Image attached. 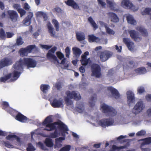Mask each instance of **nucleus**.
I'll return each mask as SVG.
<instances>
[{
	"instance_id": "54",
	"label": "nucleus",
	"mask_w": 151,
	"mask_h": 151,
	"mask_svg": "<svg viewBox=\"0 0 151 151\" xmlns=\"http://www.w3.org/2000/svg\"><path fill=\"white\" fill-rule=\"evenodd\" d=\"M98 4L103 7H105L106 4L104 0H97Z\"/></svg>"
},
{
	"instance_id": "24",
	"label": "nucleus",
	"mask_w": 151,
	"mask_h": 151,
	"mask_svg": "<svg viewBox=\"0 0 151 151\" xmlns=\"http://www.w3.org/2000/svg\"><path fill=\"white\" fill-rule=\"evenodd\" d=\"M65 139L64 137H60L55 139V148H60L62 146V141Z\"/></svg>"
},
{
	"instance_id": "20",
	"label": "nucleus",
	"mask_w": 151,
	"mask_h": 151,
	"mask_svg": "<svg viewBox=\"0 0 151 151\" xmlns=\"http://www.w3.org/2000/svg\"><path fill=\"white\" fill-rule=\"evenodd\" d=\"M108 91L111 93L113 96L116 99H117L119 97V94L117 90L112 87H109L107 88Z\"/></svg>"
},
{
	"instance_id": "60",
	"label": "nucleus",
	"mask_w": 151,
	"mask_h": 151,
	"mask_svg": "<svg viewBox=\"0 0 151 151\" xmlns=\"http://www.w3.org/2000/svg\"><path fill=\"white\" fill-rule=\"evenodd\" d=\"M37 145L38 147H40L43 150H45L44 146L43 144L41 142H39L37 144Z\"/></svg>"
},
{
	"instance_id": "3",
	"label": "nucleus",
	"mask_w": 151,
	"mask_h": 151,
	"mask_svg": "<svg viewBox=\"0 0 151 151\" xmlns=\"http://www.w3.org/2000/svg\"><path fill=\"white\" fill-rule=\"evenodd\" d=\"M56 47H52L50 50H49L47 55V58L52 62L54 63H59L61 65L62 68L65 69H68L69 65L67 61L66 58H64L61 60L60 63L57 57L55 55L54 53L56 50Z\"/></svg>"
},
{
	"instance_id": "43",
	"label": "nucleus",
	"mask_w": 151,
	"mask_h": 151,
	"mask_svg": "<svg viewBox=\"0 0 151 151\" xmlns=\"http://www.w3.org/2000/svg\"><path fill=\"white\" fill-rule=\"evenodd\" d=\"M52 23L55 27L56 31H58L59 24L58 21L56 19H53L52 21Z\"/></svg>"
},
{
	"instance_id": "15",
	"label": "nucleus",
	"mask_w": 151,
	"mask_h": 151,
	"mask_svg": "<svg viewBox=\"0 0 151 151\" xmlns=\"http://www.w3.org/2000/svg\"><path fill=\"white\" fill-rule=\"evenodd\" d=\"M12 63V61L10 58H4L0 61V69L5 66L10 65Z\"/></svg>"
},
{
	"instance_id": "59",
	"label": "nucleus",
	"mask_w": 151,
	"mask_h": 151,
	"mask_svg": "<svg viewBox=\"0 0 151 151\" xmlns=\"http://www.w3.org/2000/svg\"><path fill=\"white\" fill-rule=\"evenodd\" d=\"M14 9H16L18 11L21 8L19 4H14L13 6Z\"/></svg>"
},
{
	"instance_id": "47",
	"label": "nucleus",
	"mask_w": 151,
	"mask_h": 151,
	"mask_svg": "<svg viewBox=\"0 0 151 151\" xmlns=\"http://www.w3.org/2000/svg\"><path fill=\"white\" fill-rule=\"evenodd\" d=\"M12 76L11 74H9L7 76L2 77L0 78V81L4 82L9 79Z\"/></svg>"
},
{
	"instance_id": "35",
	"label": "nucleus",
	"mask_w": 151,
	"mask_h": 151,
	"mask_svg": "<svg viewBox=\"0 0 151 151\" xmlns=\"http://www.w3.org/2000/svg\"><path fill=\"white\" fill-rule=\"evenodd\" d=\"M76 35L77 39L79 41L83 40L85 39V35L83 32H77L76 33Z\"/></svg>"
},
{
	"instance_id": "1",
	"label": "nucleus",
	"mask_w": 151,
	"mask_h": 151,
	"mask_svg": "<svg viewBox=\"0 0 151 151\" xmlns=\"http://www.w3.org/2000/svg\"><path fill=\"white\" fill-rule=\"evenodd\" d=\"M36 64L35 60L30 58H24L22 60L20 59L19 62H17L14 65L15 70L12 75L13 79H12V81H14L19 77L20 74L19 71L22 70L23 66L26 65L28 68H35Z\"/></svg>"
},
{
	"instance_id": "16",
	"label": "nucleus",
	"mask_w": 151,
	"mask_h": 151,
	"mask_svg": "<svg viewBox=\"0 0 151 151\" xmlns=\"http://www.w3.org/2000/svg\"><path fill=\"white\" fill-rule=\"evenodd\" d=\"M139 141H141L139 140ZM142 142L141 144V148L142 151H150V149L148 148H144L143 147L146 145L149 144L151 143V137H150L141 140Z\"/></svg>"
},
{
	"instance_id": "23",
	"label": "nucleus",
	"mask_w": 151,
	"mask_h": 151,
	"mask_svg": "<svg viewBox=\"0 0 151 151\" xmlns=\"http://www.w3.org/2000/svg\"><path fill=\"white\" fill-rule=\"evenodd\" d=\"M101 40L99 38L96 37L93 35H89L88 36V40L90 42H100L101 44H104L101 42Z\"/></svg>"
},
{
	"instance_id": "26",
	"label": "nucleus",
	"mask_w": 151,
	"mask_h": 151,
	"mask_svg": "<svg viewBox=\"0 0 151 151\" xmlns=\"http://www.w3.org/2000/svg\"><path fill=\"white\" fill-rule=\"evenodd\" d=\"M16 119L17 120L22 122H26L27 121V118L21 114H18L16 116Z\"/></svg>"
},
{
	"instance_id": "42",
	"label": "nucleus",
	"mask_w": 151,
	"mask_h": 151,
	"mask_svg": "<svg viewBox=\"0 0 151 151\" xmlns=\"http://www.w3.org/2000/svg\"><path fill=\"white\" fill-rule=\"evenodd\" d=\"M35 45H31L27 46L25 48L29 53L31 52L32 50L35 47Z\"/></svg>"
},
{
	"instance_id": "44",
	"label": "nucleus",
	"mask_w": 151,
	"mask_h": 151,
	"mask_svg": "<svg viewBox=\"0 0 151 151\" xmlns=\"http://www.w3.org/2000/svg\"><path fill=\"white\" fill-rule=\"evenodd\" d=\"M145 115L146 117L147 118H151V107L147 110Z\"/></svg>"
},
{
	"instance_id": "48",
	"label": "nucleus",
	"mask_w": 151,
	"mask_h": 151,
	"mask_svg": "<svg viewBox=\"0 0 151 151\" xmlns=\"http://www.w3.org/2000/svg\"><path fill=\"white\" fill-rule=\"evenodd\" d=\"M24 43L22 37H19L17 38L16 44L17 45H22Z\"/></svg>"
},
{
	"instance_id": "57",
	"label": "nucleus",
	"mask_w": 151,
	"mask_h": 151,
	"mask_svg": "<svg viewBox=\"0 0 151 151\" xmlns=\"http://www.w3.org/2000/svg\"><path fill=\"white\" fill-rule=\"evenodd\" d=\"M40 47L42 49H45L46 50H48L50 49L52 46H49L47 45H40Z\"/></svg>"
},
{
	"instance_id": "18",
	"label": "nucleus",
	"mask_w": 151,
	"mask_h": 151,
	"mask_svg": "<svg viewBox=\"0 0 151 151\" xmlns=\"http://www.w3.org/2000/svg\"><path fill=\"white\" fill-rule=\"evenodd\" d=\"M123 41L124 43L126 45L129 50L131 51H134V46L133 42H132L129 39L124 38Z\"/></svg>"
},
{
	"instance_id": "31",
	"label": "nucleus",
	"mask_w": 151,
	"mask_h": 151,
	"mask_svg": "<svg viewBox=\"0 0 151 151\" xmlns=\"http://www.w3.org/2000/svg\"><path fill=\"white\" fill-rule=\"evenodd\" d=\"M129 145V144L128 142L127 144L124 146L121 147H117L115 145H113L112 148V149L110 151H118L120 149L127 148Z\"/></svg>"
},
{
	"instance_id": "5",
	"label": "nucleus",
	"mask_w": 151,
	"mask_h": 151,
	"mask_svg": "<svg viewBox=\"0 0 151 151\" xmlns=\"http://www.w3.org/2000/svg\"><path fill=\"white\" fill-rule=\"evenodd\" d=\"M66 93L67 97L65 98V101L67 106H73V101L70 99H74L78 100L81 99L80 94L78 92L73 91L70 92V91H67Z\"/></svg>"
},
{
	"instance_id": "64",
	"label": "nucleus",
	"mask_w": 151,
	"mask_h": 151,
	"mask_svg": "<svg viewBox=\"0 0 151 151\" xmlns=\"http://www.w3.org/2000/svg\"><path fill=\"white\" fill-rule=\"evenodd\" d=\"M55 86L58 89H60L61 88V84L59 83H56Z\"/></svg>"
},
{
	"instance_id": "37",
	"label": "nucleus",
	"mask_w": 151,
	"mask_h": 151,
	"mask_svg": "<svg viewBox=\"0 0 151 151\" xmlns=\"http://www.w3.org/2000/svg\"><path fill=\"white\" fill-rule=\"evenodd\" d=\"M88 20L90 23L92 27L95 29L98 28V25L96 24V23L95 22L91 17H89L88 19Z\"/></svg>"
},
{
	"instance_id": "30",
	"label": "nucleus",
	"mask_w": 151,
	"mask_h": 151,
	"mask_svg": "<svg viewBox=\"0 0 151 151\" xmlns=\"http://www.w3.org/2000/svg\"><path fill=\"white\" fill-rule=\"evenodd\" d=\"M136 29L140 32L142 35L144 37H146L148 35V33L144 27L141 26H139L136 27Z\"/></svg>"
},
{
	"instance_id": "61",
	"label": "nucleus",
	"mask_w": 151,
	"mask_h": 151,
	"mask_svg": "<svg viewBox=\"0 0 151 151\" xmlns=\"http://www.w3.org/2000/svg\"><path fill=\"white\" fill-rule=\"evenodd\" d=\"M24 8L27 10H28L30 9V7L28 4L26 3L24 4Z\"/></svg>"
},
{
	"instance_id": "49",
	"label": "nucleus",
	"mask_w": 151,
	"mask_h": 151,
	"mask_svg": "<svg viewBox=\"0 0 151 151\" xmlns=\"http://www.w3.org/2000/svg\"><path fill=\"white\" fill-rule=\"evenodd\" d=\"M65 55L67 58H69L70 52V47H67L65 49Z\"/></svg>"
},
{
	"instance_id": "40",
	"label": "nucleus",
	"mask_w": 151,
	"mask_h": 151,
	"mask_svg": "<svg viewBox=\"0 0 151 151\" xmlns=\"http://www.w3.org/2000/svg\"><path fill=\"white\" fill-rule=\"evenodd\" d=\"M76 110L80 113L83 112L84 110V107L83 104H80L77 107Z\"/></svg>"
},
{
	"instance_id": "34",
	"label": "nucleus",
	"mask_w": 151,
	"mask_h": 151,
	"mask_svg": "<svg viewBox=\"0 0 151 151\" xmlns=\"http://www.w3.org/2000/svg\"><path fill=\"white\" fill-rule=\"evenodd\" d=\"M6 138L7 139L10 140L16 139L18 142H20V139L14 135H9L6 137Z\"/></svg>"
},
{
	"instance_id": "7",
	"label": "nucleus",
	"mask_w": 151,
	"mask_h": 151,
	"mask_svg": "<svg viewBox=\"0 0 151 151\" xmlns=\"http://www.w3.org/2000/svg\"><path fill=\"white\" fill-rule=\"evenodd\" d=\"M52 106L55 108L63 107V99L59 98L57 96H54L53 98L50 99Z\"/></svg>"
},
{
	"instance_id": "11",
	"label": "nucleus",
	"mask_w": 151,
	"mask_h": 151,
	"mask_svg": "<svg viewBox=\"0 0 151 151\" xmlns=\"http://www.w3.org/2000/svg\"><path fill=\"white\" fill-rule=\"evenodd\" d=\"M127 103L129 106L134 104L135 101V98L134 94L131 91H129L127 93Z\"/></svg>"
},
{
	"instance_id": "62",
	"label": "nucleus",
	"mask_w": 151,
	"mask_h": 151,
	"mask_svg": "<svg viewBox=\"0 0 151 151\" xmlns=\"http://www.w3.org/2000/svg\"><path fill=\"white\" fill-rule=\"evenodd\" d=\"M14 35L13 33L8 32H6V37L8 38H10L12 37Z\"/></svg>"
},
{
	"instance_id": "51",
	"label": "nucleus",
	"mask_w": 151,
	"mask_h": 151,
	"mask_svg": "<svg viewBox=\"0 0 151 151\" xmlns=\"http://www.w3.org/2000/svg\"><path fill=\"white\" fill-rule=\"evenodd\" d=\"M18 12L20 13L21 17L24 15L26 13L25 10L22 8H21Z\"/></svg>"
},
{
	"instance_id": "2",
	"label": "nucleus",
	"mask_w": 151,
	"mask_h": 151,
	"mask_svg": "<svg viewBox=\"0 0 151 151\" xmlns=\"http://www.w3.org/2000/svg\"><path fill=\"white\" fill-rule=\"evenodd\" d=\"M52 122L51 116L47 117L43 122V124L45 126L46 128L44 129L47 131H51L54 129L56 127H59L62 131L63 129L64 131L67 130V126L62 122H55L54 123H50Z\"/></svg>"
},
{
	"instance_id": "50",
	"label": "nucleus",
	"mask_w": 151,
	"mask_h": 151,
	"mask_svg": "<svg viewBox=\"0 0 151 151\" xmlns=\"http://www.w3.org/2000/svg\"><path fill=\"white\" fill-rule=\"evenodd\" d=\"M106 32L107 33L110 35H114L115 34L114 31L112 29L109 28L108 27L106 28Z\"/></svg>"
},
{
	"instance_id": "38",
	"label": "nucleus",
	"mask_w": 151,
	"mask_h": 151,
	"mask_svg": "<svg viewBox=\"0 0 151 151\" xmlns=\"http://www.w3.org/2000/svg\"><path fill=\"white\" fill-rule=\"evenodd\" d=\"M50 88V86L47 85L42 84L40 86L41 90L44 93H46Z\"/></svg>"
},
{
	"instance_id": "39",
	"label": "nucleus",
	"mask_w": 151,
	"mask_h": 151,
	"mask_svg": "<svg viewBox=\"0 0 151 151\" xmlns=\"http://www.w3.org/2000/svg\"><path fill=\"white\" fill-rule=\"evenodd\" d=\"M28 53V52L25 48H21L19 50L20 55L22 56L27 55Z\"/></svg>"
},
{
	"instance_id": "21",
	"label": "nucleus",
	"mask_w": 151,
	"mask_h": 151,
	"mask_svg": "<svg viewBox=\"0 0 151 151\" xmlns=\"http://www.w3.org/2000/svg\"><path fill=\"white\" fill-rule=\"evenodd\" d=\"M124 17H126L127 22L129 24L134 25H136V22L134 19L132 15L127 14L124 15Z\"/></svg>"
},
{
	"instance_id": "45",
	"label": "nucleus",
	"mask_w": 151,
	"mask_h": 151,
	"mask_svg": "<svg viewBox=\"0 0 151 151\" xmlns=\"http://www.w3.org/2000/svg\"><path fill=\"white\" fill-rule=\"evenodd\" d=\"M71 146L70 145H66L61 148L59 151H69L70 149Z\"/></svg>"
},
{
	"instance_id": "25",
	"label": "nucleus",
	"mask_w": 151,
	"mask_h": 151,
	"mask_svg": "<svg viewBox=\"0 0 151 151\" xmlns=\"http://www.w3.org/2000/svg\"><path fill=\"white\" fill-rule=\"evenodd\" d=\"M111 22H117L119 21V19L117 15L115 13L110 12L109 13Z\"/></svg>"
},
{
	"instance_id": "19",
	"label": "nucleus",
	"mask_w": 151,
	"mask_h": 151,
	"mask_svg": "<svg viewBox=\"0 0 151 151\" xmlns=\"http://www.w3.org/2000/svg\"><path fill=\"white\" fill-rule=\"evenodd\" d=\"M33 17V13L32 12H29L27 16L23 21V24L25 26H29L31 23V20Z\"/></svg>"
},
{
	"instance_id": "27",
	"label": "nucleus",
	"mask_w": 151,
	"mask_h": 151,
	"mask_svg": "<svg viewBox=\"0 0 151 151\" xmlns=\"http://www.w3.org/2000/svg\"><path fill=\"white\" fill-rule=\"evenodd\" d=\"M47 26L48 29V32L50 35L51 36H54L55 32L54 30V29L50 23L48 22L47 24Z\"/></svg>"
},
{
	"instance_id": "55",
	"label": "nucleus",
	"mask_w": 151,
	"mask_h": 151,
	"mask_svg": "<svg viewBox=\"0 0 151 151\" xmlns=\"http://www.w3.org/2000/svg\"><path fill=\"white\" fill-rule=\"evenodd\" d=\"M54 12H57L58 13H62L63 12V11L59 7H56L53 9Z\"/></svg>"
},
{
	"instance_id": "58",
	"label": "nucleus",
	"mask_w": 151,
	"mask_h": 151,
	"mask_svg": "<svg viewBox=\"0 0 151 151\" xmlns=\"http://www.w3.org/2000/svg\"><path fill=\"white\" fill-rule=\"evenodd\" d=\"M0 36L2 39L5 37L4 32L2 29H0Z\"/></svg>"
},
{
	"instance_id": "8",
	"label": "nucleus",
	"mask_w": 151,
	"mask_h": 151,
	"mask_svg": "<svg viewBox=\"0 0 151 151\" xmlns=\"http://www.w3.org/2000/svg\"><path fill=\"white\" fill-rule=\"evenodd\" d=\"M145 105L142 101H138L134 105L132 110V113L135 115L140 113L145 109Z\"/></svg>"
},
{
	"instance_id": "4",
	"label": "nucleus",
	"mask_w": 151,
	"mask_h": 151,
	"mask_svg": "<svg viewBox=\"0 0 151 151\" xmlns=\"http://www.w3.org/2000/svg\"><path fill=\"white\" fill-rule=\"evenodd\" d=\"M89 119H91V123L93 126L97 127L99 125H100L103 127H106L109 126L116 125L117 123L114 121L112 118L104 119L98 122L97 117L93 118L90 116H88Z\"/></svg>"
},
{
	"instance_id": "12",
	"label": "nucleus",
	"mask_w": 151,
	"mask_h": 151,
	"mask_svg": "<svg viewBox=\"0 0 151 151\" xmlns=\"http://www.w3.org/2000/svg\"><path fill=\"white\" fill-rule=\"evenodd\" d=\"M7 13L12 22H15L17 21L19 16L17 12L13 10H9L8 11Z\"/></svg>"
},
{
	"instance_id": "9",
	"label": "nucleus",
	"mask_w": 151,
	"mask_h": 151,
	"mask_svg": "<svg viewBox=\"0 0 151 151\" xmlns=\"http://www.w3.org/2000/svg\"><path fill=\"white\" fill-rule=\"evenodd\" d=\"M121 6L126 9H129L133 11H137L138 7H136L129 0H123L121 4Z\"/></svg>"
},
{
	"instance_id": "41",
	"label": "nucleus",
	"mask_w": 151,
	"mask_h": 151,
	"mask_svg": "<svg viewBox=\"0 0 151 151\" xmlns=\"http://www.w3.org/2000/svg\"><path fill=\"white\" fill-rule=\"evenodd\" d=\"M27 150V151H34L36 150V148L31 143H29L28 144Z\"/></svg>"
},
{
	"instance_id": "46",
	"label": "nucleus",
	"mask_w": 151,
	"mask_h": 151,
	"mask_svg": "<svg viewBox=\"0 0 151 151\" xmlns=\"http://www.w3.org/2000/svg\"><path fill=\"white\" fill-rule=\"evenodd\" d=\"M56 54L57 57L60 60L65 58L64 55L60 52H57Z\"/></svg>"
},
{
	"instance_id": "52",
	"label": "nucleus",
	"mask_w": 151,
	"mask_h": 151,
	"mask_svg": "<svg viewBox=\"0 0 151 151\" xmlns=\"http://www.w3.org/2000/svg\"><path fill=\"white\" fill-rule=\"evenodd\" d=\"M137 92L139 94H141L144 92L145 90L144 88L142 86H139L137 88Z\"/></svg>"
},
{
	"instance_id": "13",
	"label": "nucleus",
	"mask_w": 151,
	"mask_h": 151,
	"mask_svg": "<svg viewBox=\"0 0 151 151\" xmlns=\"http://www.w3.org/2000/svg\"><path fill=\"white\" fill-rule=\"evenodd\" d=\"M130 36L132 39L137 42H139L141 40V37L139 33L134 30H131L129 31Z\"/></svg>"
},
{
	"instance_id": "29",
	"label": "nucleus",
	"mask_w": 151,
	"mask_h": 151,
	"mask_svg": "<svg viewBox=\"0 0 151 151\" xmlns=\"http://www.w3.org/2000/svg\"><path fill=\"white\" fill-rule=\"evenodd\" d=\"M65 3L68 5L71 6L74 9H77L79 8L77 4L73 0H68L65 1Z\"/></svg>"
},
{
	"instance_id": "10",
	"label": "nucleus",
	"mask_w": 151,
	"mask_h": 151,
	"mask_svg": "<svg viewBox=\"0 0 151 151\" xmlns=\"http://www.w3.org/2000/svg\"><path fill=\"white\" fill-rule=\"evenodd\" d=\"M92 73L91 76L97 78H99L101 75L100 68L97 64H94L91 67Z\"/></svg>"
},
{
	"instance_id": "32",
	"label": "nucleus",
	"mask_w": 151,
	"mask_h": 151,
	"mask_svg": "<svg viewBox=\"0 0 151 151\" xmlns=\"http://www.w3.org/2000/svg\"><path fill=\"white\" fill-rule=\"evenodd\" d=\"M81 57L82 59L81 60V61L82 65H86L90 63V59L89 58L87 59V56H86L85 55H82Z\"/></svg>"
},
{
	"instance_id": "14",
	"label": "nucleus",
	"mask_w": 151,
	"mask_h": 151,
	"mask_svg": "<svg viewBox=\"0 0 151 151\" xmlns=\"http://www.w3.org/2000/svg\"><path fill=\"white\" fill-rule=\"evenodd\" d=\"M110 52L108 51H105L100 52V58L101 60L105 62L111 56Z\"/></svg>"
},
{
	"instance_id": "56",
	"label": "nucleus",
	"mask_w": 151,
	"mask_h": 151,
	"mask_svg": "<svg viewBox=\"0 0 151 151\" xmlns=\"http://www.w3.org/2000/svg\"><path fill=\"white\" fill-rule=\"evenodd\" d=\"M145 131L144 130H141L138 132L136 134V135L138 136H143L145 135Z\"/></svg>"
},
{
	"instance_id": "17",
	"label": "nucleus",
	"mask_w": 151,
	"mask_h": 151,
	"mask_svg": "<svg viewBox=\"0 0 151 151\" xmlns=\"http://www.w3.org/2000/svg\"><path fill=\"white\" fill-rule=\"evenodd\" d=\"M58 127L59 129L60 132L59 134H58V133L57 130H56L54 133H52L50 134V135L49 136L50 137L52 138H54L58 137V136L59 135H60V134L62 135L63 136H65V133H68V132H66V131H68V129L67 127V130L65 131H64L63 129V131H61L60 129L59 128V127Z\"/></svg>"
},
{
	"instance_id": "53",
	"label": "nucleus",
	"mask_w": 151,
	"mask_h": 151,
	"mask_svg": "<svg viewBox=\"0 0 151 151\" xmlns=\"http://www.w3.org/2000/svg\"><path fill=\"white\" fill-rule=\"evenodd\" d=\"M96 100V98H91L89 101V104L91 106H93L95 105V102Z\"/></svg>"
},
{
	"instance_id": "63",
	"label": "nucleus",
	"mask_w": 151,
	"mask_h": 151,
	"mask_svg": "<svg viewBox=\"0 0 151 151\" xmlns=\"http://www.w3.org/2000/svg\"><path fill=\"white\" fill-rule=\"evenodd\" d=\"M5 146L9 148H13V146L10 144L8 142H6L4 143Z\"/></svg>"
},
{
	"instance_id": "36",
	"label": "nucleus",
	"mask_w": 151,
	"mask_h": 151,
	"mask_svg": "<svg viewBox=\"0 0 151 151\" xmlns=\"http://www.w3.org/2000/svg\"><path fill=\"white\" fill-rule=\"evenodd\" d=\"M45 143L46 145L49 147H52L53 145L52 139L50 138H47L45 139Z\"/></svg>"
},
{
	"instance_id": "22",
	"label": "nucleus",
	"mask_w": 151,
	"mask_h": 151,
	"mask_svg": "<svg viewBox=\"0 0 151 151\" xmlns=\"http://www.w3.org/2000/svg\"><path fill=\"white\" fill-rule=\"evenodd\" d=\"M107 5L111 9L116 11L117 9V4L112 0H106Z\"/></svg>"
},
{
	"instance_id": "28",
	"label": "nucleus",
	"mask_w": 151,
	"mask_h": 151,
	"mask_svg": "<svg viewBox=\"0 0 151 151\" xmlns=\"http://www.w3.org/2000/svg\"><path fill=\"white\" fill-rule=\"evenodd\" d=\"M72 50L74 55L76 58L78 57L82 53L81 50L78 47H73Z\"/></svg>"
},
{
	"instance_id": "6",
	"label": "nucleus",
	"mask_w": 151,
	"mask_h": 151,
	"mask_svg": "<svg viewBox=\"0 0 151 151\" xmlns=\"http://www.w3.org/2000/svg\"><path fill=\"white\" fill-rule=\"evenodd\" d=\"M100 109L107 116H114L117 114L116 111L114 108L104 103L101 104Z\"/></svg>"
},
{
	"instance_id": "33",
	"label": "nucleus",
	"mask_w": 151,
	"mask_h": 151,
	"mask_svg": "<svg viewBox=\"0 0 151 151\" xmlns=\"http://www.w3.org/2000/svg\"><path fill=\"white\" fill-rule=\"evenodd\" d=\"M135 71L139 75L143 74L146 72L145 68L142 67L136 69L135 70Z\"/></svg>"
}]
</instances>
